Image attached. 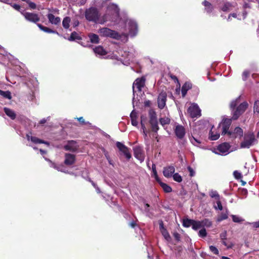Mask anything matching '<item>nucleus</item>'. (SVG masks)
Instances as JSON below:
<instances>
[{"label":"nucleus","instance_id":"47","mask_svg":"<svg viewBox=\"0 0 259 259\" xmlns=\"http://www.w3.org/2000/svg\"><path fill=\"white\" fill-rule=\"evenodd\" d=\"M51 162V166L53 167L55 169H57L58 170L62 171L61 167H62V165H58L57 164H56L54 162H52L51 161H50Z\"/></svg>","mask_w":259,"mask_h":259},{"label":"nucleus","instance_id":"6","mask_svg":"<svg viewBox=\"0 0 259 259\" xmlns=\"http://www.w3.org/2000/svg\"><path fill=\"white\" fill-rule=\"evenodd\" d=\"M230 148V145L228 143H223L219 145L217 148V152L215 153L222 155H226L229 153V150Z\"/></svg>","mask_w":259,"mask_h":259},{"label":"nucleus","instance_id":"9","mask_svg":"<svg viewBox=\"0 0 259 259\" xmlns=\"http://www.w3.org/2000/svg\"><path fill=\"white\" fill-rule=\"evenodd\" d=\"M233 119L231 118H225L222 120L221 123L222 125V135H225L226 134H228V132H230L229 131L230 126L232 123V120Z\"/></svg>","mask_w":259,"mask_h":259},{"label":"nucleus","instance_id":"48","mask_svg":"<svg viewBox=\"0 0 259 259\" xmlns=\"http://www.w3.org/2000/svg\"><path fill=\"white\" fill-rule=\"evenodd\" d=\"M210 250L215 255H218L219 253V250L214 246L211 245L209 246Z\"/></svg>","mask_w":259,"mask_h":259},{"label":"nucleus","instance_id":"3","mask_svg":"<svg viewBox=\"0 0 259 259\" xmlns=\"http://www.w3.org/2000/svg\"><path fill=\"white\" fill-rule=\"evenodd\" d=\"M98 33L101 36L103 37H109L116 39H118L120 37L118 33L107 27L100 29L98 30Z\"/></svg>","mask_w":259,"mask_h":259},{"label":"nucleus","instance_id":"14","mask_svg":"<svg viewBox=\"0 0 259 259\" xmlns=\"http://www.w3.org/2000/svg\"><path fill=\"white\" fill-rule=\"evenodd\" d=\"M129 33L132 36H135L138 32V25L136 22L130 20L128 22Z\"/></svg>","mask_w":259,"mask_h":259},{"label":"nucleus","instance_id":"30","mask_svg":"<svg viewBox=\"0 0 259 259\" xmlns=\"http://www.w3.org/2000/svg\"><path fill=\"white\" fill-rule=\"evenodd\" d=\"M71 19L69 17H65L62 22V25L65 29L69 28Z\"/></svg>","mask_w":259,"mask_h":259},{"label":"nucleus","instance_id":"41","mask_svg":"<svg viewBox=\"0 0 259 259\" xmlns=\"http://www.w3.org/2000/svg\"><path fill=\"white\" fill-rule=\"evenodd\" d=\"M233 221L235 223H241L244 220L236 215H232Z\"/></svg>","mask_w":259,"mask_h":259},{"label":"nucleus","instance_id":"37","mask_svg":"<svg viewBox=\"0 0 259 259\" xmlns=\"http://www.w3.org/2000/svg\"><path fill=\"white\" fill-rule=\"evenodd\" d=\"M220 137V134L219 133H216L213 134L212 130H211L209 132V138L211 140L214 141L218 139Z\"/></svg>","mask_w":259,"mask_h":259},{"label":"nucleus","instance_id":"34","mask_svg":"<svg viewBox=\"0 0 259 259\" xmlns=\"http://www.w3.org/2000/svg\"><path fill=\"white\" fill-rule=\"evenodd\" d=\"M0 95L2 96L4 98L8 99H12L11 93L10 91H4L0 90Z\"/></svg>","mask_w":259,"mask_h":259},{"label":"nucleus","instance_id":"35","mask_svg":"<svg viewBox=\"0 0 259 259\" xmlns=\"http://www.w3.org/2000/svg\"><path fill=\"white\" fill-rule=\"evenodd\" d=\"M232 5L229 2H226L224 4L221 10L224 12H228L231 10Z\"/></svg>","mask_w":259,"mask_h":259},{"label":"nucleus","instance_id":"20","mask_svg":"<svg viewBox=\"0 0 259 259\" xmlns=\"http://www.w3.org/2000/svg\"><path fill=\"white\" fill-rule=\"evenodd\" d=\"M175 171V167L173 166H169L164 168L163 173L165 177L170 178L172 176Z\"/></svg>","mask_w":259,"mask_h":259},{"label":"nucleus","instance_id":"56","mask_svg":"<svg viewBox=\"0 0 259 259\" xmlns=\"http://www.w3.org/2000/svg\"><path fill=\"white\" fill-rule=\"evenodd\" d=\"M29 6V7L32 9H35L36 8V4L33 3V2H31L29 1V2L27 3Z\"/></svg>","mask_w":259,"mask_h":259},{"label":"nucleus","instance_id":"18","mask_svg":"<svg viewBox=\"0 0 259 259\" xmlns=\"http://www.w3.org/2000/svg\"><path fill=\"white\" fill-rule=\"evenodd\" d=\"M159 228L160 232L163 236L164 237V238L167 241H170L171 239V237L166 229L164 227L163 223L162 221H161L159 223Z\"/></svg>","mask_w":259,"mask_h":259},{"label":"nucleus","instance_id":"42","mask_svg":"<svg viewBox=\"0 0 259 259\" xmlns=\"http://www.w3.org/2000/svg\"><path fill=\"white\" fill-rule=\"evenodd\" d=\"M172 177L174 180L177 182L180 183L182 181V178L178 173L174 174Z\"/></svg>","mask_w":259,"mask_h":259},{"label":"nucleus","instance_id":"16","mask_svg":"<svg viewBox=\"0 0 259 259\" xmlns=\"http://www.w3.org/2000/svg\"><path fill=\"white\" fill-rule=\"evenodd\" d=\"M175 133L177 138L180 139H183L186 134L185 129L181 125H177L176 126Z\"/></svg>","mask_w":259,"mask_h":259},{"label":"nucleus","instance_id":"33","mask_svg":"<svg viewBox=\"0 0 259 259\" xmlns=\"http://www.w3.org/2000/svg\"><path fill=\"white\" fill-rule=\"evenodd\" d=\"M194 220L185 219L183 221V225L185 227H189L192 226Z\"/></svg>","mask_w":259,"mask_h":259},{"label":"nucleus","instance_id":"7","mask_svg":"<svg viewBox=\"0 0 259 259\" xmlns=\"http://www.w3.org/2000/svg\"><path fill=\"white\" fill-rule=\"evenodd\" d=\"M145 78L144 77L138 78L134 81L133 85V93L136 92V89L139 92L141 91L142 89L144 87Z\"/></svg>","mask_w":259,"mask_h":259},{"label":"nucleus","instance_id":"5","mask_svg":"<svg viewBox=\"0 0 259 259\" xmlns=\"http://www.w3.org/2000/svg\"><path fill=\"white\" fill-rule=\"evenodd\" d=\"M187 112L192 118L198 117L201 115V110L196 104H192L188 108Z\"/></svg>","mask_w":259,"mask_h":259},{"label":"nucleus","instance_id":"52","mask_svg":"<svg viewBox=\"0 0 259 259\" xmlns=\"http://www.w3.org/2000/svg\"><path fill=\"white\" fill-rule=\"evenodd\" d=\"M190 141L193 145H196V146H198V145L200 143V141H199L198 140L196 139L194 137H192V138H191Z\"/></svg>","mask_w":259,"mask_h":259},{"label":"nucleus","instance_id":"10","mask_svg":"<svg viewBox=\"0 0 259 259\" xmlns=\"http://www.w3.org/2000/svg\"><path fill=\"white\" fill-rule=\"evenodd\" d=\"M228 135L232 140L238 137L240 138L243 135V131L241 127L238 126L235 128L233 132L230 131L228 132Z\"/></svg>","mask_w":259,"mask_h":259},{"label":"nucleus","instance_id":"11","mask_svg":"<svg viewBox=\"0 0 259 259\" xmlns=\"http://www.w3.org/2000/svg\"><path fill=\"white\" fill-rule=\"evenodd\" d=\"M116 145L119 150L125 155L127 159H130L131 158V154L129 151V149L126 146L119 142H117Z\"/></svg>","mask_w":259,"mask_h":259},{"label":"nucleus","instance_id":"51","mask_svg":"<svg viewBox=\"0 0 259 259\" xmlns=\"http://www.w3.org/2000/svg\"><path fill=\"white\" fill-rule=\"evenodd\" d=\"M210 196L212 198H215L217 199H218V200H220V196L216 191L211 192V193L210 194Z\"/></svg>","mask_w":259,"mask_h":259},{"label":"nucleus","instance_id":"24","mask_svg":"<svg viewBox=\"0 0 259 259\" xmlns=\"http://www.w3.org/2000/svg\"><path fill=\"white\" fill-rule=\"evenodd\" d=\"M191 88L192 84L190 83L186 82L184 83V84L182 86L181 90L183 97H184L186 96L187 91L191 89Z\"/></svg>","mask_w":259,"mask_h":259},{"label":"nucleus","instance_id":"40","mask_svg":"<svg viewBox=\"0 0 259 259\" xmlns=\"http://www.w3.org/2000/svg\"><path fill=\"white\" fill-rule=\"evenodd\" d=\"M109 9L114 10L115 13L117 14H118L119 11V9L118 8L117 5L113 3L109 6Z\"/></svg>","mask_w":259,"mask_h":259},{"label":"nucleus","instance_id":"64","mask_svg":"<svg viewBox=\"0 0 259 259\" xmlns=\"http://www.w3.org/2000/svg\"><path fill=\"white\" fill-rule=\"evenodd\" d=\"M136 223L134 222H132L130 223V226L132 227V228H134L135 226H136Z\"/></svg>","mask_w":259,"mask_h":259},{"label":"nucleus","instance_id":"22","mask_svg":"<svg viewBox=\"0 0 259 259\" xmlns=\"http://www.w3.org/2000/svg\"><path fill=\"white\" fill-rule=\"evenodd\" d=\"M4 110L6 114L11 119L14 120L16 117V114L15 112L12 109L5 107Z\"/></svg>","mask_w":259,"mask_h":259},{"label":"nucleus","instance_id":"43","mask_svg":"<svg viewBox=\"0 0 259 259\" xmlns=\"http://www.w3.org/2000/svg\"><path fill=\"white\" fill-rule=\"evenodd\" d=\"M254 113H259V101H255L253 106Z\"/></svg>","mask_w":259,"mask_h":259},{"label":"nucleus","instance_id":"49","mask_svg":"<svg viewBox=\"0 0 259 259\" xmlns=\"http://www.w3.org/2000/svg\"><path fill=\"white\" fill-rule=\"evenodd\" d=\"M250 72L248 70H245L242 73V79L245 81L249 76Z\"/></svg>","mask_w":259,"mask_h":259},{"label":"nucleus","instance_id":"63","mask_svg":"<svg viewBox=\"0 0 259 259\" xmlns=\"http://www.w3.org/2000/svg\"><path fill=\"white\" fill-rule=\"evenodd\" d=\"M253 226L255 228H259V221L257 222H255L253 224Z\"/></svg>","mask_w":259,"mask_h":259},{"label":"nucleus","instance_id":"32","mask_svg":"<svg viewBox=\"0 0 259 259\" xmlns=\"http://www.w3.org/2000/svg\"><path fill=\"white\" fill-rule=\"evenodd\" d=\"M81 39L80 36L78 35L77 32L74 31L71 33L70 37L68 38L69 41H73L75 40H80Z\"/></svg>","mask_w":259,"mask_h":259},{"label":"nucleus","instance_id":"28","mask_svg":"<svg viewBox=\"0 0 259 259\" xmlns=\"http://www.w3.org/2000/svg\"><path fill=\"white\" fill-rule=\"evenodd\" d=\"M92 43L98 44L99 42V38L98 35L94 33H90L88 35Z\"/></svg>","mask_w":259,"mask_h":259},{"label":"nucleus","instance_id":"29","mask_svg":"<svg viewBox=\"0 0 259 259\" xmlns=\"http://www.w3.org/2000/svg\"><path fill=\"white\" fill-rule=\"evenodd\" d=\"M159 184L165 192L169 193L172 191V188L166 184L161 182H159Z\"/></svg>","mask_w":259,"mask_h":259},{"label":"nucleus","instance_id":"54","mask_svg":"<svg viewBox=\"0 0 259 259\" xmlns=\"http://www.w3.org/2000/svg\"><path fill=\"white\" fill-rule=\"evenodd\" d=\"M173 236L175 239V240L177 241V242H179L180 241V239H181V236H180V234H179L178 232H174L173 233Z\"/></svg>","mask_w":259,"mask_h":259},{"label":"nucleus","instance_id":"2","mask_svg":"<svg viewBox=\"0 0 259 259\" xmlns=\"http://www.w3.org/2000/svg\"><path fill=\"white\" fill-rule=\"evenodd\" d=\"M85 18L90 21H94L101 24L107 21V15H105L102 19H100L97 9L94 8H91L85 12Z\"/></svg>","mask_w":259,"mask_h":259},{"label":"nucleus","instance_id":"58","mask_svg":"<svg viewBox=\"0 0 259 259\" xmlns=\"http://www.w3.org/2000/svg\"><path fill=\"white\" fill-rule=\"evenodd\" d=\"M188 169L190 172V176L191 177H193L195 174L194 170L190 166L188 167Z\"/></svg>","mask_w":259,"mask_h":259},{"label":"nucleus","instance_id":"8","mask_svg":"<svg viewBox=\"0 0 259 259\" xmlns=\"http://www.w3.org/2000/svg\"><path fill=\"white\" fill-rule=\"evenodd\" d=\"M21 13L28 21L36 23L39 21V17L37 14L29 12H21Z\"/></svg>","mask_w":259,"mask_h":259},{"label":"nucleus","instance_id":"57","mask_svg":"<svg viewBox=\"0 0 259 259\" xmlns=\"http://www.w3.org/2000/svg\"><path fill=\"white\" fill-rule=\"evenodd\" d=\"M220 238L222 240H226L227 239V232L224 231L220 234Z\"/></svg>","mask_w":259,"mask_h":259},{"label":"nucleus","instance_id":"53","mask_svg":"<svg viewBox=\"0 0 259 259\" xmlns=\"http://www.w3.org/2000/svg\"><path fill=\"white\" fill-rule=\"evenodd\" d=\"M233 175H234L235 178L237 179H239L242 178L241 174L237 170H235L234 171Z\"/></svg>","mask_w":259,"mask_h":259},{"label":"nucleus","instance_id":"13","mask_svg":"<svg viewBox=\"0 0 259 259\" xmlns=\"http://www.w3.org/2000/svg\"><path fill=\"white\" fill-rule=\"evenodd\" d=\"M167 95L165 92H161L158 97V106L160 109H163L166 104Z\"/></svg>","mask_w":259,"mask_h":259},{"label":"nucleus","instance_id":"61","mask_svg":"<svg viewBox=\"0 0 259 259\" xmlns=\"http://www.w3.org/2000/svg\"><path fill=\"white\" fill-rule=\"evenodd\" d=\"M49 118H50V117H48L47 118V119H46L45 118H43V119H41L39 121V123L41 124L45 123L47 122V120H49Z\"/></svg>","mask_w":259,"mask_h":259},{"label":"nucleus","instance_id":"50","mask_svg":"<svg viewBox=\"0 0 259 259\" xmlns=\"http://www.w3.org/2000/svg\"><path fill=\"white\" fill-rule=\"evenodd\" d=\"M77 119L79 121L81 125L91 124V123L89 122L85 121L82 117H80L79 118H77Z\"/></svg>","mask_w":259,"mask_h":259},{"label":"nucleus","instance_id":"59","mask_svg":"<svg viewBox=\"0 0 259 259\" xmlns=\"http://www.w3.org/2000/svg\"><path fill=\"white\" fill-rule=\"evenodd\" d=\"M141 126H142V128L143 129V131H145V130H146V127H145L144 123L143 122V117H141Z\"/></svg>","mask_w":259,"mask_h":259},{"label":"nucleus","instance_id":"15","mask_svg":"<svg viewBox=\"0 0 259 259\" xmlns=\"http://www.w3.org/2000/svg\"><path fill=\"white\" fill-rule=\"evenodd\" d=\"M134 155L135 157L138 159L141 162L144 160V154L142 148L139 146H136L134 148Z\"/></svg>","mask_w":259,"mask_h":259},{"label":"nucleus","instance_id":"45","mask_svg":"<svg viewBox=\"0 0 259 259\" xmlns=\"http://www.w3.org/2000/svg\"><path fill=\"white\" fill-rule=\"evenodd\" d=\"M227 218L228 214L225 213H222L218 217L217 220L218 222H221L223 220L227 219Z\"/></svg>","mask_w":259,"mask_h":259},{"label":"nucleus","instance_id":"12","mask_svg":"<svg viewBox=\"0 0 259 259\" xmlns=\"http://www.w3.org/2000/svg\"><path fill=\"white\" fill-rule=\"evenodd\" d=\"M78 147L76 141L71 140L68 141L67 144L64 146V148L66 151L75 152L77 150Z\"/></svg>","mask_w":259,"mask_h":259},{"label":"nucleus","instance_id":"25","mask_svg":"<svg viewBox=\"0 0 259 259\" xmlns=\"http://www.w3.org/2000/svg\"><path fill=\"white\" fill-rule=\"evenodd\" d=\"M94 52L100 55H105L107 54V52L104 49V48L102 46H98L96 47L95 49H94Z\"/></svg>","mask_w":259,"mask_h":259},{"label":"nucleus","instance_id":"27","mask_svg":"<svg viewBox=\"0 0 259 259\" xmlns=\"http://www.w3.org/2000/svg\"><path fill=\"white\" fill-rule=\"evenodd\" d=\"M149 118H150V120H149L150 123L157 121V115H156V112L154 111H153L152 110H150L149 112Z\"/></svg>","mask_w":259,"mask_h":259},{"label":"nucleus","instance_id":"39","mask_svg":"<svg viewBox=\"0 0 259 259\" xmlns=\"http://www.w3.org/2000/svg\"><path fill=\"white\" fill-rule=\"evenodd\" d=\"M151 125L152 130L153 132L155 133H157L159 130V127L158 125V121L150 123Z\"/></svg>","mask_w":259,"mask_h":259},{"label":"nucleus","instance_id":"46","mask_svg":"<svg viewBox=\"0 0 259 259\" xmlns=\"http://www.w3.org/2000/svg\"><path fill=\"white\" fill-rule=\"evenodd\" d=\"M198 235L200 237H205L207 235L206 230L204 228L201 229L198 232Z\"/></svg>","mask_w":259,"mask_h":259},{"label":"nucleus","instance_id":"38","mask_svg":"<svg viewBox=\"0 0 259 259\" xmlns=\"http://www.w3.org/2000/svg\"><path fill=\"white\" fill-rule=\"evenodd\" d=\"M160 123L163 126L166 124H168L170 122V119L168 117L161 118L159 120Z\"/></svg>","mask_w":259,"mask_h":259},{"label":"nucleus","instance_id":"62","mask_svg":"<svg viewBox=\"0 0 259 259\" xmlns=\"http://www.w3.org/2000/svg\"><path fill=\"white\" fill-rule=\"evenodd\" d=\"M171 78L175 81H177L178 82V78L177 77V76H175V75H172L171 76Z\"/></svg>","mask_w":259,"mask_h":259},{"label":"nucleus","instance_id":"21","mask_svg":"<svg viewBox=\"0 0 259 259\" xmlns=\"http://www.w3.org/2000/svg\"><path fill=\"white\" fill-rule=\"evenodd\" d=\"M37 26L39 27V28L41 30H42L46 33H54V34H57V35H59V33L57 31L53 30L49 27L43 26L42 25H41L40 24L37 23Z\"/></svg>","mask_w":259,"mask_h":259},{"label":"nucleus","instance_id":"31","mask_svg":"<svg viewBox=\"0 0 259 259\" xmlns=\"http://www.w3.org/2000/svg\"><path fill=\"white\" fill-rule=\"evenodd\" d=\"M202 225L201 221L194 220L192 228L194 230H197L202 227Z\"/></svg>","mask_w":259,"mask_h":259},{"label":"nucleus","instance_id":"23","mask_svg":"<svg viewBox=\"0 0 259 259\" xmlns=\"http://www.w3.org/2000/svg\"><path fill=\"white\" fill-rule=\"evenodd\" d=\"M130 117L131 118L132 124L135 126H137L138 124V122L137 121L138 115L137 113L135 110H133L131 112Z\"/></svg>","mask_w":259,"mask_h":259},{"label":"nucleus","instance_id":"55","mask_svg":"<svg viewBox=\"0 0 259 259\" xmlns=\"http://www.w3.org/2000/svg\"><path fill=\"white\" fill-rule=\"evenodd\" d=\"M217 207L215 206V209L218 208L219 210H222L223 209V206L220 200L217 201Z\"/></svg>","mask_w":259,"mask_h":259},{"label":"nucleus","instance_id":"1","mask_svg":"<svg viewBox=\"0 0 259 259\" xmlns=\"http://www.w3.org/2000/svg\"><path fill=\"white\" fill-rule=\"evenodd\" d=\"M248 106L247 102H241V96L232 100L230 104L232 119L236 120L245 111Z\"/></svg>","mask_w":259,"mask_h":259},{"label":"nucleus","instance_id":"44","mask_svg":"<svg viewBox=\"0 0 259 259\" xmlns=\"http://www.w3.org/2000/svg\"><path fill=\"white\" fill-rule=\"evenodd\" d=\"M30 141L35 144H40L42 143V140L38 139L36 137H31Z\"/></svg>","mask_w":259,"mask_h":259},{"label":"nucleus","instance_id":"4","mask_svg":"<svg viewBox=\"0 0 259 259\" xmlns=\"http://www.w3.org/2000/svg\"><path fill=\"white\" fill-rule=\"evenodd\" d=\"M255 139L253 134L245 135L244 141L241 143L240 147L242 148H249L253 144Z\"/></svg>","mask_w":259,"mask_h":259},{"label":"nucleus","instance_id":"60","mask_svg":"<svg viewBox=\"0 0 259 259\" xmlns=\"http://www.w3.org/2000/svg\"><path fill=\"white\" fill-rule=\"evenodd\" d=\"M12 7L16 10L20 11V6L17 4H14Z\"/></svg>","mask_w":259,"mask_h":259},{"label":"nucleus","instance_id":"17","mask_svg":"<svg viewBox=\"0 0 259 259\" xmlns=\"http://www.w3.org/2000/svg\"><path fill=\"white\" fill-rule=\"evenodd\" d=\"M75 161V156L70 153L65 154L64 163L66 165H71L74 163Z\"/></svg>","mask_w":259,"mask_h":259},{"label":"nucleus","instance_id":"19","mask_svg":"<svg viewBox=\"0 0 259 259\" xmlns=\"http://www.w3.org/2000/svg\"><path fill=\"white\" fill-rule=\"evenodd\" d=\"M47 17L50 23L54 25L60 24L61 19L59 17H55L53 14L49 13L47 15Z\"/></svg>","mask_w":259,"mask_h":259},{"label":"nucleus","instance_id":"36","mask_svg":"<svg viewBox=\"0 0 259 259\" xmlns=\"http://www.w3.org/2000/svg\"><path fill=\"white\" fill-rule=\"evenodd\" d=\"M202 227H209L212 225V223L207 219H205L201 221Z\"/></svg>","mask_w":259,"mask_h":259},{"label":"nucleus","instance_id":"26","mask_svg":"<svg viewBox=\"0 0 259 259\" xmlns=\"http://www.w3.org/2000/svg\"><path fill=\"white\" fill-rule=\"evenodd\" d=\"M202 4L205 6V10L207 13H210L212 11L213 7L209 2L207 1H204L203 2Z\"/></svg>","mask_w":259,"mask_h":259}]
</instances>
